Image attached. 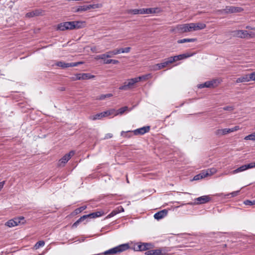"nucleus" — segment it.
Wrapping results in <instances>:
<instances>
[{
	"mask_svg": "<svg viewBox=\"0 0 255 255\" xmlns=\"http://www.w3.org/2000/svg\"><path fill=\"white\" fill-rule=\"evenodd\" d=\"M129 249L128 244H123L106 251L99 255H114L123 253Z\"/></svg>",
	"mask_w": 255,
	"mask_h": 255,
	"instance_id": "obj_1",
	"label": "nucleus"
},
{
	"mask_svg": "<svg viewBox=\"0 0 255 255\" xmlns=\"http://www.w3.org/2000/svg\"><path fill=\"white\" fill-rule=\"evenodd\" d=\"M138 83L135 78L128 79L124 83L123 85L119 87L120 90L127 91L133 88L134 85Z\"/></svg>",
	"mask_w": 255,
	"mask_h": 255,
	"instance_id": "obj_2",
	"label": "nucleus"
},
{
	"mask_svg": "<svg viewBox=\"0 0 255 255\" xmlns=\"http://www.w3.org/2000/svg\"><path fill=\"white\" fill-rule=\"evenodd\" d=\"M220 82L217 79H213L210 81H208L204 83L198 84L197 87L199 89L204 88H214L217 87Z\"/></svg>",
	"mask_w": 255,
	"mask_h": 255,
	"instance_id": "obj_3",
	"label": "nucleus"
},
{
	"mask_svg": "<svg viewBox=\"0 0 255 255\" xmlns=\"http://www.w3.org/2000/svg\"><path fill=\"white\" fill-rule=\"evenodd\" d=\"M251 81L255 82V71L252 72L250 74H245L243 76L238 78L236 80V82L239 83H245Z\"/></svg>",
	"mask_w": 255,
	"mask_h": 255,
	"instance_id": "obj_4",
	"label": "nucleus"
},
{
	"mask_svg": "<svg viewBox=\"0 0 255 255\" xmlns=\"http://www.w3.org/2000/svg\"><path fill=\"white\" fill-rule=\"evenodd\" d=\"M178 33H183L187 32L192 31L191 23L179 24L174 29Z\"/></svg>",
	"mask_w": 255,
	"mask_h": 255,
	"instance_id": "obj_5",
	"label": "nucleus"
},
{
	"mask_svg": "<svg viewBox=\"0 0 255 255\" xmlns=\"http://www.w3.org/2000/svg\"><path fill=\"white\" fill-rule=\"evenodd\" d=\"M243 10V9L241 7L227 6L225 8L219 10L218 11L222 13L228 14L240 12Z\"/></svg>",
	"mask_w": 255,
	"mask_h": 255,
	"instance_id": "obj_6",
	"label": "nucleus"
},
{
	"mask_svg": "<svg viewBox=\"0 0 255 255\" xmlns=\"http://www.w3.org/2000/svg\"><path fill=\"white\" fill-rule=\"evenodd\" d=\"M24 218L20 216L8 221L5 225L9 227H13L18 225L20 223L24 224Z\"/></svg>",
	"mask_w": 255,
	"mask_h": 255,
	"instance_id": "obj_7",
	"label": "nucleus"
},
{
	"mask_svg": "<svg viewBox=\"0 0 255 255\" xmlns=\"http://www.w3.org/2000/svg\"><path fill=\"white\" fill-rule=\"evenodd\" d=\"M75 152L73 150L70 151L68 153L64 155L58 162V165L64 166L65 164L70 160L72 156L74 155Z\"/></svg>",
	"mask_w": 255,
	"mask_h": 255,
	"instance_id": "obj_8",
	"label": "nucleus"
},
{
	"mask_svg": "<svg viewBox=\"0 0 255 255\" xmlns=\"http://www.w3.org/2000/svg\"><path fill=\"white\" fill-rule=\"evenodd\" d=\"M82 63H83L82 62L65 63L63 61H59V62H57L55 64V65L58 67H61L62 68H68V67L77 66L80 64H82Z\"/></svg>",
	"mask_w": 255,
	"mask_h": 255,
	"instance_id": "obj_9",
	"label": "nucleus"
},
{
	"mask_svg": "<svg viewBox=\"0 0 255 255\" xmlns=\"http://www.w3.org/2000/svg\"><path fill=\"white\" fill-rule=\"evenodd\" d=\"M73 25H72V21L62 22L58 25L57 29L61 31L68 29L72 30L73 29L72 26H73Z\"/></svg>",
	"mask_w": 255,
	"mask_h": 255,
	"instance_id": "obj_10",
	"label": "nucleus"
},
{
	"mask_svg": "<svg viewBox=\"0 0 255 255\" xmlns=\"http://www.w3.org/2000/svg\"><path fill=\"white\" fill-rule=\"evenodd\" d=\"M150 130L149 126L143 127L133 130V133L134 135H143L144 133L148 132Z\"/></svg>",
	"mask_w": 255,
	"mask_h": 255,
	"instance_id": "obj_11",
	"label": "nucleus"
},
{
	"mask_svg": "<svg viewBox=\"0 0 255 255\" xmlns=\"http://www.w3.org/2000/svg\"><path fill=\"white\" fill-rule=\"evenodd\" d=\"M211 174V171L210 169H208L206 171H203L201 173L195 175L193 178V180H199Z\"/></svg>",
	"mask_w": 255,
	"mask_h": 255,
	"instance_id": "obj_12",
	"label": "nucleus"
},
{
	"mask_svg": "<svg viewBox=\"0 0 255 255\" xmlns=\"http://www.w3.org/2000/svg\"><path fill=\"white\" fill-rule=\"evenodd\" d=\"M234 35L237 37L245 38L248 37L249 33L246 30H238L234 31L233 32Z\"/></svg>",
	"mask_w": 255,
	"mask_h": 255,
	"instance_id": "obj_13",
	"label": "nucleus"
},
{
	"mask_svg": "<svg viewBox=\"0 0 255 255\" xmlns=\"http://www.w3.org/2000/svg\"><path fill=\"white\" fill-rule=\"evenodd\" d=\"M211 199V197L209 196L205 195L197 198L195 199V201L197 204H202L208 203Z\"/></svg>",
	"mask_w": 255,
	"mask_h": 255,
	"instance_id": "obj_14",
	"label": "nucleus"
},
{
	"mask_svg": "<svg viewBox=\"0 0 255 255\" xmlns=\"http://www.w3.org/2000/svg\"><path fill=\"white\" fill-rule=\"evenodd\" d=\"M124 211V209L122 206H120L116 208L115 210H113L112 212L109 214L106 217V219H109L114 217L117 214Z\"/></svg>",
	"mask_w": 255,
	"mask_h": 255,
	"instance_id": "obj_15",
	"label": "nucleus"
},
{
	"mask_svg": "<svg viewBox=\"0 0 255 255\" xmlns=\"http://www.w3.org/2000/svg\"><path fill=\"white\" fill-rule=\"evenodd\" d=\"M160 9L158 7L142 8V14L158 13Z\"/></svg>",
	"mask_w": 255,
	"mask_h": 255,
	"instance_id": "obj_16",
	"label": "nucleus"
},
{
	"mask_svg": "<svg viewBox=\"0 0 255 255\" xmlns=\"http://www.w3.org/2000/svg\"><path fill=\"white\" fill-rule=\"evenodd\" d=\"M167 213L168 211L166 209H164L156 213L154 215V217L155 219L158 220L165 217L167 215Z\"/></svg>",
	"mask_w": 255,
	"mask_h": 255,
	"instance_id": "obj_17",
	"label": "nucleus"
},
{
	"mask_svg": "<svg viewBox=\"0 0 255 255\" xmlns=\"http://www.w3.org/2000/svg\"><path fill=\"white\" fill-rule=\"evenodd\" d=\"M192 28L193 31H196L204 29L206 25L203 23H191Z\"/></svg>",
	"mask_w": 255,
	"mask_h": 255,
	"instance_id": "obj_18",
	"label": "nucleus"
},
{
	"mask_svg": "<svg viewBox=\"0 0 255 255\" xmlns=\"http://www.w3.org/2000/svg\"><path fill=\"white\" fill-rule=\"evenodd\" d=\"M72 23L74 25L72 26L73 29L83 28L85 25V22L82 21H72Z\"/></svg>",
	"mask_w": 255,
	"mask_h": 255,
	"instance_id": "obj_19",
	"label": "nucleus"
},
{
	"mask_svg": "<svg viewBox=\"0 0 255 255\" xmlns=\"http://www.w3.org/2000/svg\"><path fill=\"white\" fill-rule=\"evenodd\" d=\"M230 133L229 128L218 129L215 131L217 136H221Z\"/></svg>",
	"mask_w": 255,
	"mask_h": 255,
	"instance_id": "obj_20",
	"label": "nucleus"
},
{
	"mask_svg": "<svg viewBox=\"0 0 255 255\" xmlns=\"http://www.w3.org/2000/svg\"><path fill=\"white\" fill-rule=\"evenodd\" d=\"M127 13L132 14H142V8L128 9Z\"/></svg>",
	"mask_w": 255,
	"mask_h": 255,
	"instance_id": "obj_21",
	"label": "nucleus"
},
{
	"mask_svg": "<svg viewBox=\"0 0 255 255\" xmlns=\"http://www.w3.org/2000/svg\"><path fill=\"white\" fill-rule=\"evenodd\" d=\"M104 117H105L104 112H102L100 113H98L95 115L90 116L89 117V119L93 121H95L97 120H101Z\"/></svg>",
	"mask_w": 255,
	"mask_h": 255,
	"instance_id": "obj_22",
	"label": "nucleus"
},
{
	"mask_svg": "<svg viewBox=\"0 0 255 255\" xmlns=\"http://www.w3.org/2000/svg\"><path fill=\"white\" fill-rule=\"evenodd\" d=\"M152 77L151 74H147L145 75H142L141 76H139L136 77V79L137 81V82H139L141 81H146Z\"/></svg>",
	"mask_w": 255,
	"mask_h": 255,
	"instance_id": "obj_23",
	"label": "nucleus"
},
{
	"mask_svg": "<svg viewBox=\"0 0 255 255\" xmlns=\"http://www.w3.org/2000/svg\"><path fill=\"white\" fill-rule=\"evenodd\" d=\"M95 76L90 73H81V80L91 79L95 78Z\"/></svg>",
	"mask_w": 255,
	"mask_h": 255,
	"instance_id": "obj_24",
	"label": "nucleus"
},
{
	"mask_svg": "<svg viewBox=\"0 0 255 255\" xmlns=\"http://www.w3.org/2000/svg\"><path fill=\"white\" fill-rule=\"evenodd\" d=\"M197 41L196 38H183L177 40V43L179 44L183 43L185 42H193Z\"/></svg>",
	"mask_w": 255,
	"mask_h": 255,
	"instance_id": "obj_25",
	"label": "nucleus"
},
{
	"mask_svg": "<svg viewBox=\"0 0 255 255\" xmlns=\"http://www.w3.org/2000/svg\"><path fill=\"white\" fill-rule=\"evenodd\" d=\"M142 243H138L133 247V250L135 251H144Z\"/></svg>",
	"mask_w": 255,
	"mask_h": 255,
	"instance_id": "obj_26",
	"label": "nucleus"
},
{
	"mask_svg": "<svg viewBox=\"0 0 255 255\" xmlns=\"http://www.w3.org/2000/svg\"><path fill=\"white\" fill-rule=\"evenodd\" d=\"M191 55L188 54H182L179 55L175 56L176 61L181 60L190 57Z\"/></svg>",
	"mask_w": 255,
	"mask_h": 255,
	"instance_id": "obj_27",
	"label": "nucleus"
},
{
	"mask_svg": "<svg viewBox=\"0 0 255 255\" xmlns=\"http://www.w3.org/2000/svg\"><path fill=\"white\" fill-rule=\"evenodd\" d=\"M167 65H168V64L167 63L166 61L164 60L163 62L158 63V64H157L156 65H155V67L156 68H155V70H159V69H162V68L165 67L166 66H167Z\"/></svg>",
	"mask_w": 255,
	"mask_h": 255,
	"instance_id": "obj_28",
	"label": "nucleus"
},
{
	"mask_svg": "<svg viewBox=\"0 0 255 255\" xmlns=\"http://www.w3.org/2000/svg\"><path fill=\"white\" fill-rule=\"evenodd\" d=\"M128 107L125 106L119 109L118 110H116L115 116L118 115H123L127 110H128Z\"/></svg>",
	"mask_w": 255,
	"mask_h": 255,
	"instance_id": "obj_29",
	"label": "nucleus"
},
{
	"mask_svg": "<svg viewBox=\"0 0 255 255\" xmlns=\"http://www.w3.org/2000/svg\"><path fill=\"white\" fill-rule=\"evenodd\" d=\"M104 114L105 117L111 116L114 115L115 116L116 110L114 109H112L103 112Z\"/></svg>",
	"mask_w": 255,
	"mask_h": 255,
	"instance_id": "obj_30",
	"label": "nucleus"
},
{
	"mask_svg": "<svg viewBox=\"0 0 255 255\" xmlns=\"http://www.w3.org/2000/svg\"><path fill=\"white\" fill-rule=\"evenodd\" d=\"M132 132H133V131L131 130L127 131H122L121 133V135L124 137L129 138L132 136Z\"/></svg>",
	"mask_w": 255,
	"mask_h": 255,
	"instance_id": "obj_31",
	"label": "nucleus"
},
{
	"mask_svg": "<svg viewBox=\"0 0 255 255\" xmlns=\"http://www.w3.org/2000/svg\"><path fill=\"white\" fill-rule=\"evenodd\" d=\"M92 214L93 216V218L94 219L104 215L105 214V213L103 211L101 210L95 212H93L92 213Z\"/></svg>",
	"mask_w": 255,
	"mask_h": 255,
	"instance_id": "obj_32",
	"label": "nucleus"
},
{
	"mask_svg": "<svg viewBox=\"0 0 255 255\" xmlns=\"http://www.w3.org/2000/svg\"><path fill=\"white\" fill-rule=\"evenodd\" d=\"M111 55L106 54V53H104L103 54L99 55L96 56V59H102L104 61L105 60H106V58H110Z\"/></svg>",
	"mask_w": 255,
	"mask_h": 255,
	"instance_id": "obj_33",
	"label": "nucleus"
},
{
	"mask_svg": "<svg viewBox=\"0 0 255 255\" xmlns=\"http://www.w3.org/2000/svg\"><path fill=\"white\" fill-rule=\"evenodd\" d=\"M247 169L246 165V164H245V165H243L240 166V167L238 168L236 170H234L233 172L234 173H238L240 172L245 171Z\"/></svg>",
	"mask_w": 255,
	"mask_h": 255,
	"instance_id": "obj_34",
	"label": "nucleus"
},
{
	"mask_svg": "<svg viewBox=\"0 0 255 255\" xmlns=\"http://www.w3.org/2000/svg\"><path fill=\"white\" fill-rule=\"evenodd\" d=\"M113 96V94H110V93L107 94H102L99 96L98 99H99L100 100H104L106 98H109L112 97Z\"/></svg>",
	"mask_w": 255,
	"mask_h": 255,
	"instance_id": "obj_35",
	"label": "nucleus"
},
{
	"mask_svg": "<svg viewBox=\"0 0 255 255\" xmlns=\"http://www.w3.org/2000/svg\"><path fill=\"white\" fill-rule=\"evenodd\" d=\"M86 208H87L86 206H81L79 208L76 209L74 211V213L76 215L80 213L81 212H82L84 210H85Z\"/></svg>",
	"mask_w": 255,
	"mask_h": 255,
	"instance_id": "obj_36",
	"label": "nucleus"
},
{
	"mask_svg": "<svg viewBox=\"0 0 255 255\" xmlns=\"http://www.w3.org/2000/svg\"><path fill=\"white\" fill-rule=\"evenodd\" d=\"M143 245L144 251L149 250L153 247V245L151 243H142Z\"/></svg>",
	"mask_w": 255,
	"mask_h": 255,
	"instance_id": "obj_37",
	"label": "nucleus"
},
{
	"mask_svg": "<svg viewBox=\"0 0 255 255\" xmlns=\"http://www.w3.org/2000/svg\"><path fill=\"white\" fill-rule=\"evenodd\" d=\"M45 243L43 241H39L37 242L35 245H34V248L35 249H38L40 247H43L44 246Z\"/></svg>",
	"mask_w": 255,
	"mask_h": 255,
	"instance_id": "obj_38",
	"label": "nucleus"
},
{
	"mask_svg": "<svg viewBox=\"0 0 255 255\" xmlns=\"http://www.w3.org/2000/svg\"><path fill=\"white\" fill-rule=\"evenodd\" d=\"M87 9L88 10H89L90 9H95L100 8L101 7V4H90L87 5Z\"/></svg>",
	"mask_w": 255,
	"mask_h": 255,
	"instance_id": "obj_39",
	"label": "nucleus"
},
{
	"mask_svg": "<svg viewBox=\"0 0 255 255\" xmlns=\"http://www.w3.org/2000/svg\"><path fill=\"white\" fill-rule=\"evenodd\" d=\"M87 5H81L79 6L77 9L76 10L77 12H81V11H85L88 10L87 9Z\"/></svg>",
	"mask_w": 255,
	"mask_h": 255,
	"instance_id": "obj_40",
	"label": "nucleus"
},
{
	"mask_svg": "<svg viewBox=\"0 0 255 255\" xmlns=\"http://www.w3.org/2000/svg\"><path fill=\"white\" fill-rule=\"evenodd\" d=\"M164 60L166 61L168 65L176 61L174 56L168 57L165 59Z\"/></svg>",
	"mask_w": 255,
	"mask_h": 255,
	"instance_id": "obj_41",
	"label": "nucleus"
},
{
	"mask_svg": "<svg viewBox=\"0 0 255 255\" xmlns=\"http://www.w3.org/2000/svg\"><path fill=\"white\" fill-rule=\"evenodd\" d=\"M244 203L246 205H249V206H252L255 205V200H246L244 201Z\"/></svg>",
	"mask_w": 255,
	"mask_h": 255,
	"instance_id": "obj_42",
	"label": "nucleus"
},
{
	"mask_svg": "<svg viewBox=\"0 0 255 255\" xmlns=\"http://www.w3.org/2000/svg\"><path fill=\"white\" fill-rule=\"evenodd\" d=\"M245 139L255 140V133H252V134H251L250 135L246 136L245 137Z\"/></svg>",
	"mask_w": 255,
	"mask_h": 255,
	"instance_id": "obj_43",
	"label": "nucleus"
},
{
	"mask_svg": "<svg viewBox=\"0 0 255 255\" xmlns=\"http://www.w3.org/2000/svg\"><path fill=\"white\" fill-rule=\"evenodd\" d=\"M153 255H164L162 253V250L160 249L152 250Z\"/></svg>",
	"mask_w": 255,
	"mask_h": 255,
	"instance_id": "obj_44",
	"label": "nucleus"
},
{
	"mask_svg": "<svg viewBox=\"0 0 255 255\" xmlns=\"http://www.w3.org/2000/svg\"><path fill=\"white\" fill-rule=\"evenodd\" d=\"M240 192V191L238 190V191H234L230 194H228L226 195V196H228L230 195H231L232 197H235V196H238Z\"/></svg>",
	"mask_w": 255,
	"mask_h": 255,
	"instance_id": "obj_45",
	"label": "nucleus"
},
{
	"mask_svg": "<svg viewBox=\"0 0 255 255\" xmlns=\"http://www.w3.org/2000/svg\"><path fill=\"white\" fill-rule=\"evenodd\" d=\"M247 169H250L255 167V162H253L249 164H246Z\"/></svg>",
	"mask_w": 255,
	"mask_h": 255,
	"instance_id": "obj_46",
	"label": "nucleus"
},
{
	"mask_svg": "<svg viewBox=\"0 0 255 255\" xmlns=\"http://www.w3.org/2000/svg\"><path fill=\"white\" fill-rule=\"evenodd\" d=\"M233 106H226L223 108V109L225 111H232L234 110Z\"/></svg>",
	"mask_w": 255,
	"mask_h": 255,
	"instance_id": "obj_47",
	"label": "nucleus"
},
{
	"mask_svg": "<svg viewBox=\"0 0 255 255\" xmlns=\"http://www.w3.org/2000/svg\"><path fill=\"white\" fill-rule=\"evenodd\" d=\"M73 80H81V73L76 74L75 76L72 78Z\"/></svg>",
	"mask_w": 255,
	"mask_h": 255,
	"instance_id": "obj_48",
	"label": "nucleus"
},
{
	"mask_svg": "<svg viewBox=\"0 0 255 255\" xmlns=\"http://www.w3.org/2000/svg\"><path fill=\"white\" fill-rule=\"evenodd\" d=\"M121 49H122L121 52L122 53H128V52H129V51L131 49V48L129 47H126L125 48H121Z\"/></svg>",
	"mask_w": 255,
	"mask_h": 255,
	"instance_id": "obj_49",
	"label": "nucleus"
},
{
	"mask_svg": "<svg viewBox=\"0 0 255 255\" xmlns=\"http://www.w3.org/2000/svg\"><path fill=\"white\" fill-rule=\"evenodd\" d=\"M239 129H240V127L239 126H235L234 128H229V131L230 133V132H232L237 131V130H239Z\"/></svg>",
	"mask_w": 255,
	"mask_h": 255,
	"instance_id": "obj_50",
	"label": "nucleus"
},
{
	"mask_svg": "<svg viewBox=\"0 0 255 255\" xmlns=\"http://www.w3.org/2000/svg\"><path fill=\"white\" fill-rule=\"evenodd\" d=\"M33 12L34 13V16H38L40 15L42 13V11L38 9H36L33 10Z\"/></svg>",
	"mask_w": 255,
	"mask_h": 255,
	"instance_id": "obj_51",
	"label": "nucleus"
},
{
	"mask_svg": "<svg viewBox=\"0 0 255 255\" xmlns=\"http://www.w3.org/2000/svg\"><path fill=\"white\" fill-rule=\"evenodd\" d=\"M34 13L32 11H31V12H27L26 14V17H32L33 16H34Z\"/></svg>",
	"mask_w": 255,
	"mask_h": 255,
	"instance_id": "obj_52",
	"label": "nucleus"
},
{
	"mask_svg": "<svg viewBox=\"0 0 255 255\" xmlns=\"http://www.w3.org/2000/svg\"><path fill=\"white\" fill-rule=\"evenodd\" d=\"M106 54L111 55V57H112L113 55H116L115 50L108 51V52H106Z\"/></svg>",
	"mask_w": 255,
	"mask_h": 255,
	"instance_id": "obj_53",
	"label": "nucleus"
},
{
	"mask_svg": "<svg viewBox=\"0 0 255 255\" xmlns=\"http://www.w3.org/2000/svg\"><path fill=\"white\" fill-rule=\"evenodd\" d=\"M113 137V134L112 133H107L105 135V137H104V139H108V138H112Z\"/></svg>",
	"mask_w": 255,
	"mask_h": 255,
	"instance_id": "obj_54",
	"label": "nucleus"
},
{
	"mask_svg": "<svg viewBox=\"0 0 255 255\" xmlns=\"http://www.w3.org/2000/svg\"><path fill=\"white\" fill-rule=\"evenodd\" d=\"M145 255H153V250H149L144 253Z\"/></svg>",
	"mask_w": 255,
	"mask_h": 255,
	"instance_id": "obj_55",
	"label": "nucleus"
},
{
	"mask_svg": "<svg viewBox=\"0 0 255 255\" xmlns=\"http://www.w3.org/2000/svg\"><path fill=\"white\" fill-rule=\"evenodd\" d=\"M80 223L78 221V220H77L73 225H72V227L73 228H76L78 225L80 224Z\"/></svg>",
	"mask_w": 255,
	"mask_h": 255,
	"instance_id": "obj_56",
	"label": "nucleus"
},
{
	"mask_svg": "<svg viewBox=\"0 0 255 255\" xmlns=\"http://www.w3.org/2000/svg\"><path fill=\"white\" fill-rule=\"evenodd\" d=\"M80 223L78 221V220H77L73 225H72V227L73 228H76L78 225L80 224Z\"/></svg>",
	"mask_w": 255,
	"mask_h": 255,
	"instance_id": "obj_57",
	"label": "nucleus"
},
{
	"mask_svg": "<svg viewBox=\"0 0 255 255\" xmlns=\"http://www.w3.org/2000/svg\"><path fill=\"white\" fill-rule=\"evenodd\" d=\"M111 63H112V59H106V60H105L104 61V64H111Z\"/></svg>",
	"mask_w": 255,
	"mask_h": 255,
	"instance_id": "obj_58",
	"label": "nucleus"
},
{
	"mask_svg": "<svg viewBox=\"0 0 255 255\" xmlns=\"http://www.w3.org/2000/svg\"><path fill=\"white\" fill-rule=\"evenodd\" d=\"M251 38H253L255 37V32H251L250 33H249L248 36Z\"/></svg>",
	"mask_w": 255,
	"mask_h": 255,
	"instance_id": "obj_59",
	"label": "nucleus"
},
{
	"mask_svg": "<svg viewBox=\"0 0 255 255\" xmlns=\"http://www.w3.org/2000/svg\"><path fill=\"white\" fill-rule=\"evenodd\" d=\"M115 52H116V55L118 54H120V53H122L121 52L122 49H121V48L115 49Z\"/></svg>",
	"mask_w": 255,
	"mask_h": 255,
	"instance_id": "obj_60",
	"label": "nucleus"
},
{
	"mask_svg": "<svg viewBox=\"0 0 255 255\" xmlns=\"http://www.w3.org/2000/svg\"><path fill=\"white\" fill-rule=\"evenodd\" d=\"M119 63V61L117 60L112 59V63L113 64H117Z\"/></svg>",
	"mask_w": 255,
	"mask_h": 255,
	"instance_id": "obj_61",
	"label": "nucleus"
},
{
	"mask_svg": "<svg viewBox=\"0 0 255 255\" xmlns=\"http://www.w3.org/2000/svg\"><path fill=\"white\" fill-rule=\"evenodd\" d=\"M4 183H5L4 181L0 182V191L3 188Z\"/></svg>",
	"mask_w": 255,
	"mask_h": 255,
	"instance_id": "obj_62",
	"label": "nucleus"
},
{
	"mask_svg": "<svg viewBox=\"0 0 255 255\" xmlns=\"http://www.w3.org/2000/svg\"><path fill=\"white\" fill-rule=\"evenodd\" d=\"M87 216L88 219H94L92 213L87 214Z\"/></svg>",
	"mask_w": 255,
	"mask_h": 255,
	"instance_id": "obj_63",
	"label": "nucleus"
},
{
	"mask_svg": "<svg viewBox=\"0 0 255 255\" xmlns=\"http://www.w3.org/2000/svg\"><path fill=\"white\" fill-rule=\"evenodd\" d=\"M81 218L83 220V221H85L86 219H88L87 216V215H85L82 217H81Z\"/></svg>",
	"mask_w": 255,
	"mask_h": 255,
	"instance_id": "obj_64",
	"label": "nucleus"
}]
</instances>
